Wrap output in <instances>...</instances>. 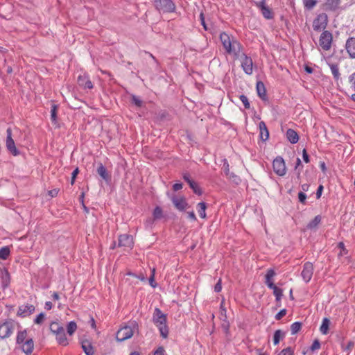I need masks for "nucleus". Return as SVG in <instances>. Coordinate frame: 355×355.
I'll use <instances>...</instances> for the list:
<instances>
[{"label": "nucleus", "mask_w": 355, "mask_h": 355, "mask_svg": "<svg viewBox=\"0 0 355 355\" xmlns=\"http://www.w3.org/2000/svg\"><path fill=\"white\" fill-rule=\"evenodd\" d=\"M226 311L225 308L221 309V315L224 317V322L222 324V327L225 331H227L229 329V323L226 321Z\"/></svg>", "instance_id": "58836bf2"}, {"label": "nucleus", "mask_w": 355, "mask_h": 355, "mask_svg": "<svg viewBox=\"0 0 355 355\" xmlns=\"http://www.w3.org/2000/svg\"><path fill=\"white\" fill-rule=\"evenodd\" d=\"M299 201L302 203H304L306 199V195L304 192H300L298 193Z\"/></svg>", "instance_id": "8fccbe9b"}, {"label": "nucleus", "mask_w": 355, "mask_h": 355, "mask_svg": "<svg viewBox=\"0 0 355 355\" xmlns=\"http://www.w3.org/2000/svg\"><path fill=\"white\" fill-rule=\"evenodd\" d=\"M134 241L132 236L122 234L119 236V247H123L125 250H131L133 248Z\"/></svg>", "instance_id": "4468645a"}, {"label": "nucleus", "mask_w": 355, "mask_h": 355, "mask_svg": "<svg viewBox=\"0 0 355 355\" xmlns=\"http://www.w3.org/2000/svg\"><path fill=\"white\" fill-rule=\"evenodd\" d=\"M223 168H224L225 174L229 179L234 178V180H240V179L239 178L238 176L234 175L233 173H230V165H229V163L227 161V159L224 160Z\"/></svg>", "instance_id": "b1692460"}, {"label": "nucleus", "mask_w": 355, "mask_h": 355, "mask_svg": "<svg viewBox=\"0 0 355 355\" xmlns=\"http://www.w3.org/2000/svg\"><path fill=\"white\" fill-rule=\"evenodd\" d=\"M164 354H165L164 348L163 347H159L155 350L153 355H164Z\"/></svg>", "instance_id": "3c124183"}, {"label": "nucleus", "mask_w": 355, "mask_h": 355, "mask_svg": "<svg viewBox=\"0 0 355 355\" xmlns=\"http://www.w3.org/2000/svg\"><path fill=\"white\" fill-rule=\"evenodd\" d=\"M206 209H207V205H206L205 202H201L197 205L198 213L200 218H206Z\"/></svg>", "instance_id": "bb28decb"}, {"label": "nucleus", "mask_w": 355, "mask_h": 355, "mask_svg": "<svg viewBox=\"0 0 355 355\" xmlns=\"http://www.w3.org/2000/svg\"><path fill=\"white\" fill-rule=\"evenodd\" d=\"M320 222H321V216L318 215L311 221H310L308 223L306 227L309 230L315 229L318 227V225L320 223Z\"/></svg>", "instance_id": "cd10ccee"}, {"label": "nucleus", "mask_w": 355, "mask_h": 355, "mask_svg": "<svg viewBox=\"0 0 355 355\" xmlns=\"http://www.w3.org/2000/svg\"><path fill=\"white\" fill-rule=\"evenodd\" d=\"M182 188V183H175L173 186V189L175 191L180 190Z\"/></svg>", "instance_id": "bf43d9fd"}, {"label": "nucleus", "mask_w": 355, "mask_h": 355, "mask_svg": "<svg viewBox=\"0 0 355 355\" xmlns=\"http://www.w3.org/2000/svg\"><path fill=\"white\" fill-rule=\"evenodd\" d=\"M53 307V304L52 302H46L45 303V306L44 308L46 309V310H51Z\"/></svg>", "instance_id": "e2e57ef3"}, {"label": "nucleus", "mask_w": 355, "mask_h": 355, "mask_svg": "<svg viewBox=\"0 0 355 355\" xmlns=\"http://www.w3.org/2000/svg\"><path fill=\"white\" fill-rule=\"evenodd\" d=\"M220 40L227 54L233 55L235 59L240 57L243 52V46L234 36L222 32L220 34Z\"/></svg>", "instance_id": "f257e3e1"}, {"label": "nucleus", "mask_w": 355, "mask_h": 355, "mask_svg": "<svg viewBox=\"0 0 355 355\" xmlns=\"http://www.w3.org/2000/svg\"><path fill=\"white\" fill-rule=\"evenodd\" d=\"M338 248H339L342 251H343V252H345V254H346V253H347V252H345V251H346V250H345V245H344V243H343V242H340V243L338 244Z\"/></svg>", "instance_id": "69168bd1"}, {"label": "nucleus", "mask_w": 355, "mask_h": 355, "mask_svg": "<svg viewBox=\"0 0 355 355\" xmlns=\"http://www.w3.org/2000/svg\"><path fill=\"white\" fill-rule=\"evenodd\" d=\"M183 179L187 182V183L189 184V182H193V180L190 178V175L189 173H184L183 175Z\"/></svg>", "instance_id": "680f3d73"}, {"label": "nucleus", "mask_w": 355, "mask_h": 355, "mask_svg": "<svg viewBox=\"0 0 355 355\" xmlns=\"http://www.w3.org/2000/svg\"><path fill=\"white\" fill-rule=\"evenodd\" d=\"M10 250L8 246L3 247L0 250V259L6 260L10 255Z\"/></svg>", "instance_id": "f704fd0d"}, {"label": "nucleus", "mask_w": 355, "mask_h": 355, "mask_svg": "<svg viewBox=\"0 0 355 355\" xmlns=\"http://www.w3.org/2000/svg\"><path fill=\"white\" fill-rule=\"evenodd\" d=\"M239 58L241 60V65L243 71L248 75L252 74L253 62L252 58L247 56L243 52L241 53V55Z\"/></svg>", "instance_id": "1a4fd4ad"}, {"label": "nucleus", "mask_w": 355, "mask_h": 355, "mask_svg": "<svg viewBox=\"0 0 355 355\" xmlns=\"http://www.w3.org/2000/svg\"><path fill=\"white\" fill-rule=\"evenodd\" d=\"M276 273L274 270L272 269H268L267 270V273L266 275V281L265 283L268 286L269 288H272L273 286H275L272 278L275 276Z\"/></svg>", "instance_id": "4be33fe9"}, {"label": "nucleus", "mask_w": 355, "mask_h": 355, "mask_svg": "<svg viewBox=\"0 0 355 355\" xmlns=\"http://www.w3.org/2000/svg\"><path fill=\"white\" fill-rule=\"evenodd\" d=\"M349 84L352 90L355 91V72L349 76Z\"/></svg>", "instance_id": "37998d69"}, {"label": "nucleus", "mask_w": 355, "mask_h": 355, "mask_svg": "<svg viewBox=\"0 0 355 355\" xmlns=\"http://www.w3.org/2000/svg\"><path fill=\"white\" fill-rule=\"evenodd\" d=\"M97 173L103 179L105 180H107L110 178L105 167L102 164H99L97 169Z\"/></svg>", "instance_id": "c756f323"}, {"label": "nucleus", "mask_w": 355, "mask_h": 355, "mask_svg": "<svg viewBox=\"0 0 355 355\" xmlns=\"http://www.w3.org/2000/svg\"><path fill=\"white\" fill-rule=\"evenodd\" d=\"M323 191V186L322 185H320L317 189V192H316V196H317V198H320L321 195H322V192Z\"/></svg>", "instance_id": "13d9d810"}, {"label": "nucleus", "mask_w": 355, "mask_h": 355, "mask_svg": "<svg viewBox=\"0 0 355 355\" xmlns=\"http://www.w3.org/2000/svg\"><path fill=\"white\" fill-rule=\"evenodd\" d=\"M189 186L190 187L193 189V192L198 195H201L202 194V190L201 189L198 187V184L196 182H195L193 180V182H189Z\"/></svg>", "instance_id": "4c0bfd02"}, {"label": "nucleus", "mask_w": 355, "mask_h": 355, "mask_svg": "<svg viewBox=\"0 0 355 355\" xmlns=\"http://www.w3.org/2000/svg\"><path fill=\"white\" fill-rule=\"evenodd\" d=\"M79 173V170L78 168H76L71 174V184L73 185L75 182V180L76 178L77 175Z\"/></svg>", "instance_id": "09e8293b"}, {"label": "nucleus", "mask_w": 355, "mask_h": 355, "mask_svg": "<svg viewBox=\"0 0 355 355\" xmlns=\"http://www.w3.org/2000/svg\"><path fill=\"white\" fill-rule=\"evenodd\" d=\"M257 355H268L266 352H263V350L261 349L257 350Z\"/></svg>", "instance_id": "338daca9"}, {"label": "nucleus", "mask_w": 355, "mask_h": 355, "mask_svg": "<svg viewBox=\"0 0 355 355\" xmlns=\"http://www.w3.org/2000/svg\"><path fill=\"white\" fill-rule=\"evenodd\" d=\"M35 310V307L33 304H22L18 307L17 315L20 318H26L33 313Z\"/></svg>", "instance_id": "ddd939ff"}, {"label": "nucleus", "mask_w": 355, "mask_h": 355, "mask_svg": "<svg viewBox=\"0 0 355 355\" xmlns=\"http://www.w3.org/2000/svg\"><path fill=\"white\" fill-rule=\"evenodd\" d=\"M153 322L158 328L160 335L163 338L168 336V327L167 325V315L159 308H155L153 315Z\"/></svg>", "instance_id": "f03ea898"}, {"label": "nucleus", "mask_w": 355, "mask_h": 355, "mask_svg": "<svg viewBox=\"0 0 355 355\" xmlns=\"http://www.w3.org/2000/svg\"><path fill=\"white\" fill-rule=\"evenodd\" d=\"M328 24V17L325 13L319 14L313 21V28L315 31L324 30Z\"/></svg>", "instance_id": "9d476101"}, {"label": "nucleus", "mask_w": 355, "mask_h": 355, "mask_svg": "<svg viewBox=\"0 0 355 355\" xmlns=\"http://www.w3.org/2000/svg\"><path fill=\"white\" fill-rule=\"evenodd\" d=\"M7 137L6 141V145L7 149L9 150L10 153L13 155L16 156L19 155V150L17 149L15 146V141L12 137V130L10 128H8L6 130Z\"/></svg>", "instance_id": "f8f14e48"}, {"label": "nucleus", "mask_w": 355, "mask_h": 355, "mask_svg": "<svg viewBox=\"0 0 355 355\" xmlns=\"http://www.w3.org/2000/svg\"><path fill=\"white\" fill-rule=\"evenodd\" d=\"M1 284L3 288H6L10 284V273L8 270L3 268L1 270Z\"/></svg>", "instance_id": "6ab92c4d"}, {"label": "nucleus", "mask_w": 355, "mask_h": 355, "mask_svg": "<svg viewBox=\"0 0 355 355\" xmlns=\"http://www.w3.org/2000/svg\"><path fill=\"white\" fill-rule=\"evenodd\" d=\"M302 157H303V159L304 161L306 162V163H309V155L307 154V152L306 150V149H304L303 151H302Z\"/></svg>", "instance_id": "6e6d98bb"}, {"label": "nucleus", "mask_w": 355, "mask_h": 355, "mask_svg": "<svg viewBox=\"0 0 355 355\" xmlns=\"http://www.w3.org/2000/svg\"><path fill=\"white\" fill-rule=\"evenodd\" d=\"M277 355H294V351L291 347L282 349Z\"/></svg>", "instance_id": "a19ab883"}, {"label": "nucleus", "mask_w": 355, "mask_h": 355, "mask_svg": "<svg viewBox=\"0 0 355 355\" xmlns=\"http://www.w3.org/2000/svg\"><path fill=\"white\" fill-rule=\"evenodd\" d=\"M260 131V138L263 141H266L269 137V132L265 122L261 121L259 124Z\"/></svg>", "instance_id": "412c9836"}, {"label": "nucleus", "mask_w": 355, "mask_h": 355, "mask_svg": "<svg viewBox=\"0 0 355 355\" xmlns=\"http://www.w3.org/2000/svg\"><path fill=\"white\" fill-rule=\"evenodd\" d=\"M345 50L351 59H355V37H351L347 40Z\"/></svg>", "instance_id": "f3484780"}, {"label": "nucleus", "mask_w": 355, "mask_h": 355, "mask_svg": "<svg viewBox=\"0 0 355 355\" xmlns=\"http://www.w3.org/2000/svg\"><path fill=\"white\" fill-rule=\"evenodd\" d=\"M16 343L20 345L21 350L26 355H31L32 354L34 349V342L32 338L28 337V331L26 329L17 332Z\"/></svg>", "instance_id": "7ed1b4c3"}, {"label": "nucleus", "mask_w": 355, "mask_h": 355, "mask_svg": "<svg viewBox=\"0 0 355 355\" xmlns=\"http://www.w3.org/2000/svg\"><path fill=\"white\" fill-rule=\"evenodd\" d=\"M155 268H153L152 270V275L149 278V283H150V285L153 287V288H155L157 284L155 282Z\"/></svg>", "instance_id": "a18cd8bd"}, {"label": "nucleus", "mask_w": 355, "mask_h": 355, "mask_svg": "<svg viewBox=\"0 0 355 355\" xmlns=\"http://www.w3.org/2000/svg\"><path fill=\"white\" fill-rule=\"evenodd\" d=\"M302 328V324L299 322L293 323L291 326V331L293 335L297 334Z\"/></svg>", "instance_id": "e433bc0d"}, {"label": "nucleus", "mask_w": 355, "mask_h": 355, "mask_svg": "<svg viewBox=\"0 0 355 355\" xmlns=\"http://www.w3.org/2000/svg\"><path fill=\"white\" fill-rule=\"evenodd\" d=\"M77 329V324L74 321H71L67 327V331L69 336H72Z\"/></svg>", "instance_id": "72a5a7b5"}, {"label": "nucleus", "mask_w": 355, "mask_h": 355, "mask_svg": "<svg viewBox=\"0 0 355 355\" xmlns=\"http://www.w3.org/2000/svg\"><path fill=\"white\" fill-rule=\"evenodd\" d=\"M304 6L307 9H311L313 8L317 3V1L315 0H303Z\"/></svg>", "instance_id": "ea45409f"}, {"label": "nucleus", "mask_w": 355, "mask_h": 355, "mask_svg": "<svg viewBox=\"0 0 355 355\" xmlns=\"http://www.w3.org/2000/svg\"><path fill=\"white\" fill-rule=\"evenodd\" d=\"M256 89L258 96L263 100L267 98L266 89L263 82L258 81L257 83Z\"/></svg>", "instance_id": "aec40b11"}, {"label": "nucleus", "mask_w": 355, "mask_h": 355, "mask_svg": "<svg viewBox=\"0 0 355 355\" xmlns=\"http://www.w3.org/2000/svg\"><path fill=\"white\" fill-rule=\"evenodd\" d=\"M200 19L201 24L203 26L204 28H205V30H207V26H206L205 21V17H204V15H203V13H200Z\"/></svg>", "instance_id": "052dcab7"}, {"label": "nucleus", "mask_w": 355, "mask_h": 355, "mask_svg": "<svg viewBox=\"0 0 355 355\" xmlns=\"http://www.w3.org/2000/svg\"><path fill=\"white\" fill-rule=\"evenodd\" d=\"M132 102L137 106V107H141V105H142V101L139 98H137V96H132Z\"/></svg>", "instance_id": "603ef678"}, {"label": "nucleus", "mask_w": 355, "mask_h": 355, "mask_svg": "<svg viewBox=\"0 0 355 355\" xmlns=\"http://www.w3.org/2000/svg\"><path fill=\"white\" fill-rule=\"evenodd\" d=\"M329 324H330L329 320L327 318H324L322 320V324L320 327V331L322 334L327 335L328 334Z\"/></svg>", "instance_id": "a878e982"}, {"label": "nucleus", "mask_w": 355, "mask_h": 355, "mask_svg": "<svg viewBox=\"0 0 355 355\" xmlns=\"http://www.w3.org/2000/svg\"><path fill=\"white\" fill-rule=\"evenodd\" d=\"M286 137L291 144H296L299 140L297 132L293 129H288L286 131Z\"/></svg>", "instance_id": "5701e85b"}, {"label": "nucleus", "mask_w": 355, "mask_h": 355, "mask_svg": "<svg viewBox=\"0 0 355 355\" xmlns=\"http://www.w3.org/2000/svg\"><path fill=\"white\" fill-rule=\"evenodd\" d=\"M333 42L332 33L328 31H323L319 37V45L324 51H329Z\"/></svg>", "instance_id": "0eeeda50"}, {"label": "nucleus", "mask_w": 355, "mask_h": 355, "mask_svg": "<svg viewBox=\"0 0 355 355\" xmlns=\"http://www.w3.org/2000/svg\"><path fill=\"white\" fill-rule=\"evenodd\" d=\"M15 330V322L12 320L6 321L0 325V337L7 338L10 337Z\"/></svg>", "instance_id": "9b49d317"}, {"label": "nucleus", "mask_w": 355, "mask_h": 355, "mask_svg": "<svg viewBox=\"0 0 355 355\" xmlns=\"http://www.w3.org/2000/svg\"><path fill=\"white\" fill-rule=\"evenodd\" d=\"M274 172L279 176H284L286 173V166L284 159L278 156L272 162Z\"/></svg>", "instance_id": "6e6552de"}, {"label": "nucleus", "mask_w": 355, "mask_h": 355, "mask_svg": "<svg viewBox=\"0 0 355 355\" xmlns=\"http://www.w3.org/2000/svg\"><path fill=\"white\" fill-rule=\"evenodd\" d=\"M53 300L55 301H58L60 300V296L57 292H53L52 294Z\"/></svg>", "instance_id": "0e129e2a"}, {"label": "nucleus", "mask_w": 355, "mask_h": 355, "mask_svg": "<svg viewBox=\"0 0 355 355\" xmlns=\"http://www.w3.org/2000/svg\"><path fill=\"white\" fill-rule=\"evenodd\" d=\"M82 348L83 349L85 353L87 355H94V349L89 342H88V341L83 342Z\"/></svg>", "instance_id": "393cba45"}, {"label": "nucleus", "mask_w": 355, "mask_h": 355, "mask_svg": "<svg viewBox=\"0 0 355 355\" xmlns=\"http://www.w3.org/2000/svg\"><path fill=\"white\" fill-rule=\"evenodd\" d=\"M50 330L55 336L57 342L63 346L69 344L64 327L57 322H53L50 324Z\"/></svg>", "instance_id": "20e7f679"}, {"label": "nucleus", "mask_w": 355, "mask_h": 355, "mask_svg": "<svg viewBox=\"0 0 355 355\" xmlns=\"http://www.w3.org/2000/svg\"><path fill=\"white\" fill-rule=\"evenodd\" d=\"M330 69L332 75L336 80H338L340 77V73L339 71V67L336 64H329Z\"/></svg>", "instance_id": "c85d7f7f"}, {"label": "nucleus", "mask_w": 355, "mask_h": 355, "mask_svg": "<svg viewBox=\"0 0 355 355\" xmlns=\"http://www.w3.org/2000/svg\"><path fill=\"white\" fill-rule=\"evenodd\" d=\"M314 267L313 265L310 262H306L303 266V270L301 275L302 279L306 283L311 281L313 274Z\"/></svg>", "instance_id": "2eb2a0df"}, {"label": "nucleus", "mask_w": 355, "mask_h": 355, "mask_svg": "<svg viewBox=\"0 0 355 355\" xmlns=\"http://www.w3.org/2000/svg\"><path fill=\"white\" fill-rule=\"evenodd\" d=\"M58 106L55 104L52 105L51 110V120L53 123L56 125L58 123L57 121V112H58Z\"/></svg>", "instance_id": "2f4dec72"}, {"label": "nucleus", "mask_w": 355, "mask_h": 355, "mask_svg": "<svg viewBox=\"0 0 355 355\" xmlns=\"http://www.w3.org/2000/svg\"><path fill=\"white\" fill-rule=\"evenodd\" d=\"M222 289V285H221V279H219L218 282L216 283V284L214 286V291L216 293H219Z\"/></svg>", "instance_id": "864d4df0"}, {"label": "nucleus", "mask_w": 355, "mask_h": 355, "mask_svg": "<svg viewBox=\"0 0 355 355\" xmlns=\"http://www.w3.org/2000/svg\"><path fill=\"white\" fill-rule=\"evenodd\" d=\"M157 10L162 12H173L175 10V5L171 0H154Z\"/></svg>", "instance_id": "423d86ee"}, {"label": "nucleus", "mask_w": 355, "mask_h": 355, "mask_svg": "<svg viewBox=\"0 0 355 355\" xmlns=\"http://www.w3.org/2000/svg\"><path fill=\"white\" fill-rule=\"evenodd\" d=\"M286 314V309H282L279 313H277L275 315V319L279 320L282 319Z\"/></svg>", "instance_id": "de8ad7c7"}, {"label": "nucleus", "mask_w": 355, "mask_h": 355, "mask_svg": "<svg viewBox=\"0 0 355 355\" xmlns=\"http://www.w3.org/2000/svg\"><path fill=\"white\" fill-rule=\"evenodd\" d=\"M273 291V294L275 296L276 301L279 302L282 299V297L283 295V291L282 289L278 288L277 286H273L272 288H270Z\"/></svg>", "instance_id": "473e14b6"}, {"label": "nucleus", "mask_w": 355, "mask_h": 355, "mask_svg": "<svg viewBox=\"0 0 355 355\" xmlns=\"http://www.w3.org/2000/svg\"><path fill=\"white\" fill-rule=\"evenodd\" d=\"M78 85L85 89H92L94 85L89 79V77L87 74L80 75L78 77Z\"/></svg>", "instance_id": "a211bd4d"}, {"label": "nucleus", "mask_w": 355, "mask_h": 355, "mask_svg": "<svg viewBox=\"0 0 355 355\" xmlns=\"http://www.w3.org/2000/svg\"><path fill=\"white\" fill-rule=\"evenodd\" d=\"M353 346H354V343L352 342H349V343H348V344L346 347V349L347 350H351Z\"/></svg>", "instance_id": "774afa93"}, {"label": "nucleus", "mask_w": 355, "mask_h": 355, "mask_svg": "<svg viewBox=\"0 0 355 355\" xmlns=\"http://www.w3.org/2000/svg\"><path fill=\"white\" fill-rule=\"evenodd\" d=\"M320 348V343L318 340H315L313 343H312L311 346L310 347V349L311 351H315L317 349H319Z\"/></svg>", "instance_id": "49530a36"}, {"label": "nucleus", "mask_w": 355, "mask_h": 355, "mask_svg": "<svg viewBox=\"0 0 355 355\" xmlns=\"http://www.w3.org/2000/svg\"><path fill=\"white\" fill-rule=\"evenodd\" d=\"M187 216H188V218H189L190 220H193V221H196V220H197L196 216V214H195V213H194V211H189V212L187 213Z\"/></svg>", "instance_id": "5fc2aeb1"}, {"label": "nucleus", "mask_w": 355, "mask_h": 355, "mask_svg": "<svg viewBox=\"0 0 355 355\" xmlns=\"http://www.w3.org/2000/svg\"><path fill=\"white\" fill-rule=\"evenodd\" d=\"M137 329L138 324L135 321L132 322L130 325L125 326L117 331L116 336V340L122 342L130 338L133 336L135 329Z\"/></svg>", "instance_id": "39448f33"}, {"label": "nucleus", "mask_w": 355, "mask_h": 355, "mask_svg": "<svg viewBox=\"0 0 355 355\" xmlns=\"http://www.w3.org/2000/svg\"><path fill=\"white\" fill-rule=\"evenodd\" d=\"M240 100L243 103L245 109H250V105L246 96L241 95L239 97Z\"/></svg>", "instance_id": "79ce46f5"}, {"label": "nucleus", "mask_w": 355, "mask_h": 355, "mask_svg": "<svg viewBox=\"0 0 355 355\" xmlns=\"http://www.w3.org/2000/svg\"><path fill=\"white\" fill-rule=\"evenodd\" d=\"M153 218L154 219H160L163 217V211L160 207L157 206L153 210Z\"/></svg>", "instance_id": "c9c22d12"}, {"label": "nucleus", "mask_w": 355, "mask_h": 355, "mask_svg": "<svg viewBox=\"0 0 355 355\" xmlns=\"http://www.w3.org/2000/svg\"><path fill=\"white\" fill-rule=\"evenodd\" d=\"M45 319V315L43 313H40L34 320V322L37 324H42Z\"/></svg>", "instance_id": "c03bdc74"}, {"label": "nucleus", "mask_w": 355, "mask_h": 355, "mask_svg": "<svg viewBox=\"0 0 355 355\" xmlns=\"http://www.w3.org/2000/svg\"><path fill=\"white\" fill-rule=\"evenodd\" d=\"M59 190L57 189H54L49 191V195L51 197H55L58 194Z\"/></svg>", "instance_id": "4d7b16f0"}, {"label": "nucleus", "mask_w": 355, "mask_h": 355, "mask_svg": "<svg viewBox=\"0 0 355 355\" xmlns=\"http://www.w3.org/2000/svg\"><path fill=\"white\" fill-rule=\"evenodd\" d=\"M171 200L175 207L179 211H184L188 207V203L184 197L173 196Z\"/></svg>", "instance_id": "dca6fc26"}, {"label": "nucleus", "mask_w": 355, "mask_h": 355, "mask_svg": "<svg viewBox=\"0 0 355 355\" xmlns=\"http://www.w3.org/2000/svg\"><path fill=\"white\" fill-rule=\"evenodd\" d=\"M285 336V334L280 329H278L275 331L273 336V343L275 345H277L281 339H282Z\"/></svg>", "instance_id": "7c9ffc66"}]
</instances>
